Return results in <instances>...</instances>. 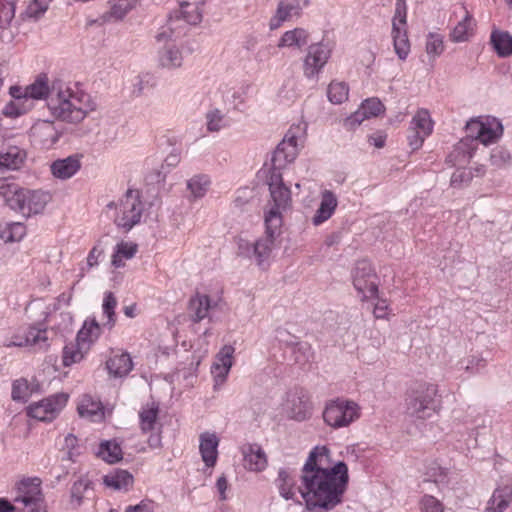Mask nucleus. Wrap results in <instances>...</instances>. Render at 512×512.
Returning a JSON list of instances; mask_svg holds the SVG:
<instances>
[{"label": "nucleus", "instance_id": "f704fd0d", "mask_svg": "<svg viewBox=\"0 0 512 512\" xmlns=\"http://www.w3.org/2000/svg\"><path fill=\"white\" fill-rule=\"evenodd\" d=\"M473 34V18L472 15L465 10V15L461 21L453 28L450 33V40L454 43L468 41Z\"/></svg>", "mask_w": 512, "mask_h": 512}, {"label": "nucleus", "instance_id": "f3484780", "mask_svg": "<svg viewBox=\"0 0 512 512\" xmlns=\"http://www.w3.org/2000/svg\"><path fill=\"white\" fill-rule=\"evenodd\" d=\"M217 305L207 294L196 293L188 303L190 320L193 323H199L206 318L212 321V312Z\"/></svg>", "mask_w": 512, "mask_h": 512}, {"label": "nucleus", "instance_id": "39448f33", "mask_svg": "<svg viewBox=\"0 0 512 512\" xmlns=\"http://www.w3.org/2000/svg\"><path fill=\"white\" fill-rule=\"evenodd\" d=\"M50 200L51 196L48 192L30 190L14 183L12 190L8 193L6 205L24 217H29L42 213Z\"/></svg>", "mask_w": 512, "mask_h": 512}, {"label": "nucleus", "instance_id": "72a5a7b5", "mask_svg": "<svg viewBox=\"0 0 512 512\" xmlns=\"http://www.w3.org/2000/svg\"><path fill=\"white\" fill-rule=\"evenodd\" d=\"M103 483L114 490H127L133 484V476L127 470L117 469L113 473L105 475Z\"/></svg>", "mask_w": 512, "mask_h": 512}, {"label": "nucleus", "instance_id": "8fccbe9b", "mask_svg": "<svg viewBox=\"0 0 512 512\" xmlns=\"http://www.w3.org/2000/svg\"><path fill=\"white\" fill-rule=\"evenodd\" d=\"M52 0H33L26 8L23 15L34 20L39 19L48 9Z\"/></svg>", "mask_w": 512, "mask_h": 512}, {"label": "nucleus", "instance_id": "e433bc0d", "mask_svg": "<svg viewBox=\"0 0 512 512\" xmlns=\"http://www.w3.org/2000/svg\"><path fill=\"white\" fill-rule=\"evenodd\" d=\"M308 32L303 28H295L293 30L286 31L278 43V47H298L308 43Z\"/></svg>", "mask_w": 512, "mask_h": 512}, {"label": "nucleus", "instance_id": "423d86ee", "mask_svg": "<svg viewBox=\"0 0 512 512\" xmlns=\"http://www.w3.org/2000/svg\"><path fill=\"white\" fill-rule=\"evenodd\" d=\"M359 417V405L354 401L343 398L330 400L326 403L323 411L324 422L334 429L348 427Z\"/></svg>", "mask_w": 512, "mask_h": 512}, {"label": "nucleus", "instance_id": "5701e85b", "mask_svg": "<svg viewBox=\"0 0 512 512\" xmlns=\"http://www.w3.org/2000/svg\"><path fill=\"white\" fill-rule=\"evenodd\" d=\"M337 205V197L332 191H322L320 205L312 218V223L318 226L327 221L335 212Z\"/></svg>", "mask_w": 512, "mask_h": 512}, {"label": "nucleus", "instance_id": "a19ab883", "mask_svg": "<svg viewBox=\"0 0 512 512\" xmlns=\"http://www.w3.org/2000/svg\"><path fill=\"white\" fill-rule=\"evenodd\" d=\"M210 186V178L207 175H195L187 181V189L194 198L203 197Z\"/></svg>", "mask_w": 512, "mask_h": 512}, {"label": "nucleus", "instance_id": "864d4df0", "mask_svg": "<svg viewBox=\"0 0 512 512\" xmlns=\"http://www.w3.org/2000/svg\"><path fill=\"white\" fill-rule=\"evenodd\" d=\"M154 86L153 78L149 74L138 75L133 83L132 94L136 97L141 96L146 88Z\"/></svg>", "mask_w": 512, "mask_h": 512}, {"label": "nucleus", "instance_id": "4468645a", "mask_svg": "<svg viewBox=\"0 0 512 512\" xmlns=\"http://www.w3.org/2000/svg\"><path fill=\"white\" fill-rule=\"evenodd\" d=\"M8 347H35L39 350H45L48 348V337L47 330L30 326L27 329L15 334L10 342L7 344Z\"/></svg>", "mask_w": 512, "mask_h": 512}, {"label": "nucleus", "instance_id": "f257e3e1", "mask_svg": "<svg viewBox=\"0 0 512 512\" xmlns=\"http://www.w3.org/2000/svg\"><path fill=\"white\" fill-rule=\"evenodd\" d=\"M298 491L308 512H329L343 502L349 483L344 461L331 464L330 450L316 446L301 468Z\"/></svg>", "mask_w": 512, "mask_h": 512}, {"label": "nucleus", "instance_id": "13d9d810", "mask_svg": "<svg viewBox=\"0 0 512 512\" xmlns=\"http://www.w3.org/2000/svg\"><path fill=\"white\" fill-rule=\"evenodd\" d=\"M483 129V122L479 120H471L466 124V132L467 135L464 138H471L473 140V144L477 146L478 137L480 132Z\"/></svg>", "mask_w": 512, "mask_h": 512}, {"label": "nucleus", "instance_id": "9d476101", "mask_svg": "<svg viewBox=\"0 0 512 512\" xmlns=\"http://www.w3.org/2000/svg\"><path fill=\"white\" fill-rule=\"evenodd\" d=\"M179 21H183L188 25H196L201 21V14L193 4L183 3L179 9L173 11L169 16L167 30L170 31V34H167L166 30L160 32L156 36L157 41L160 42L173 36L178 37L180 32L176 33V30L182 28V26L176 25Z\"/></svg>", "mask_w": 512, "mask_h": 512}, {"label": "nucleus", "instance_id": "338daca9", "mask_svg": "<svg viewBox=\"0 0 512 512\" xmlns=\"http://www.w3.org/2000/svg\"><path fill=\"white\" fill-rule=\"evenodd\" d=\"M238 255L245 258L254 257V243H250L248 240L239 238L238 242Z\"/></svg>", "mask_w": 512, "mask_h": 512}, {"label": "nucleus", "instance_id": "ddd939ff", "mask_svg": "<svg viewBox=\"0 0 512 512\" xmlns=\"http://www.w3.org/2000/svg\"><path fill=\"white\" fill-rule=\"evenodd\" d=\"M331 56V49L322 42L309 45L303 63L304 75L311 79L316 77L324 68Z\"/></svg>", "mask_w": 512, "mask_h": 512}, {"label": "nucleus", "instance_id": "c03bdc74", "mask_svg": "<svg viewBox=\"0 0 512 512\" xmlns=\"http://www.w3.org/2000/svg\"><path fill=\"white\" fill-rule=\"evenodd\" d=\"M32 481H39V479H24L20 482L19 490L25 492V495L15 497V502H22L25 506H28L36 500L34 494L39 493V483L34 485L29 491L28 488L31 486Z\"/></svg>", "mask_w": 512, "mask_h": 512}, {"label": "nucleus", "instance_id": "774afa93", "mask_svg": "<svg viewBox=\"0 0 512 512\" xmlns=\"http://www.w3.org/2000/svg\"><path fill=\"white\" fill-rule=\"evenodd\" d=\"M282 169L283 168H277V167H273L271 165V169H270V173H269V177H268L269 189L285 185L283 183V178H282V173H281Z\"/></svg>", "mask_w": 512, "mask_h": 512}, {"label": "nucleus", "instance_id": "a878e982", "mask_svg": "<svg viewBox=\"0 0 512 512\" xmlns=\"http://www.w3.org/2000/svg\"><path fill=\"white\" fill-rule=\"evenodd\" d=\"M269 191L273 201V206L265 212V218L270 213L274 212L282 220L281 211L286 210L290 206L291 191L286 185L270 188Z\"/></svg>", "mask_w": 512, "mask_h": 512}, {"label": "nucleus", "instance_id": "052dcab7", "mask_svg": "<svg viewBox=\"0 0 512 512\" xmlns=\"http://www.w3.org/2000/svg\"><path fill=\"white\" fill-rule=\"evenodd\" d=\"M406 3L405 0H397L395 4V14L392 23H398L400 27L406 28Z\"/></svg>", "mask_w": 512, "mask_h": 512}, {"label": "nucleus", "instance_id": "c9c22d12", "mask_svg": "<svg viewBox=\"0 0 512 512\" xmlns=\"http://www.w3.org/2000/svg\"><path fill=\"white\" fill-rule=\"evenodd\" d=\"M96 455L105 462L114 464L122 459V449L116 441L105 440L99 444Z\"/></svg>", "mask_w": 512, "mask_h": 512}, {"label": "nucleus", "instance_id": "6e6d98bb", "mask_svg": "<svg viewBox=\"0 0 512 512\" xmlns=\"http://www.w3.org/2000/svg\"><path fill=\"white\" fill-rule=\"evenodd\" d=\"M473 178V173L470 170H457L455 171L450 180L452 187H462L468 185Z\"/></svg>", "mask_w": 512, "mask_h": 512}, {"label": "nucleus", "instance_id": "f03ea898", "mask_svg": "<svg viewBox=\"0 0 512 512\" xmlns=\"http://www.w3.org/2000/svg\"><path fill=\"white\" fill-rule=\"evenodd\" d=\"M26 88L31 109L34 106V100L45 99L51 115L62 122L79 123L95 109L90 95L80 90L77 84H71L59 78L49 83L46 74L37 76L35 81Z\"/></svg>", "mask_w": 512, "mask_h": 512}, {"label": "nucleus", "instance_id": "6e6552de", "mask_svg": "<svg viewBox=\"0 0 512 512\" xmlns=\"http://www.w3.org/2000/svg\"><path fill=\"white\" fill-rule=\"evenodd\" d=\"M352 277L354 288L362 294L363 300L378 296L377 275L370 261L366 259L357 261Z\"/></svg>", "mask_w": 512, "mask_h": 512}, {"label": "nucleus", "instance_id": "b1692460", "mask_svg": "<svg viewBox=\"0 0 512 512\" xmlns=\"http://www.w3.org/2000/svg\"><path fill=\"white\" fill-rule=\"evenodd\" d=\"M219 439L215 433L205 432L200 435L199 450L207 467H214L218 457Z\"/></svg>", "mask_w": 512, "mask_h": 512}, {"label": "nucleus", "instance_id": "bb28decb", "mask_svg": "<svg viewBox=\"0 0 512 512\" xmlns=\"http://www.w3.org/2000/svg\"><path fill=\"white\" fill-rule=\"evenodd\" d=\"M242 452L249 470L262 471L266 468V455L258 444H248L243 447Z\"/></svg>", "mask_w": 512, "mask_h": 512}, {"label": "nucleus", "instance_id": "e2e57ef3", "mask_svg": "<svg viewBox=\"0 0 512 512\" xmlns=\"http://www.w3.org/2000/svg\"><path fill=\"white\" fill-rule=\"evenodd\" d=\"M459 365L461 369H465L471 373H476L485 366V360L472 356L471 359H468L467 361H461Z\"/></svg>", "mask_w": 512, "mask_h": 512}, {"label": "nucleus", "instance_id": "dca6fc26", "mask_svg": "<svg viewBox=\"0 0 512 512\" xmlns=\"http://www.w3.org/2000/svg\"><path fill=\"white\" fill-rule=\"evenodd\" d=\"M234 347L225 345L216 355V361L211 367V373L214 378V389H219L226 381L229 371L232 367V357Z\"/></svg>", "mask_w": 512, "mask_h": 512}, {"label": "nucleus", "instance_id": "680f3d73", "mask_svg": "<svg viewBox=\"0 0 512 512\" xmlns=\"http://www.w3.org/2000/svg\"><path fill=\"white\" fill-rule=\"evenodd\" d=\"M367 117L365 116V112L359 108L356 112L351 114L349 117H347L344 120V127L347 130H354L356 129Z\"/></svg>", "mask_w": 512, "mask_h": 512}, {"label": "nucleus", "instance_id": "2eb2a0df", "mask_svg": "<svg viewBox=\"0 0 512 512\" xmlns=\"http://www.w3.org/2000/svg\"><path fill=\"white\" fill-rule=\"evenodd\" d=\"M122 216L118 225L129 231L133 226L140 222L143 206L138 196H133L129 190L125 199L121 203Z\"/></svg>", "mask_w": 512, "mask_h": 512}, {"label": "nucleus", "instance_id": "cd10ccee", "mask_svg": "<svg viewBox=\"0 0 512 512\" xmlns=\"http://www.w3.org/2000/svg\"><path fill=\"white\" fill-rule=\"evenodd\" d=\"M301 10L299 2H279L276 14L270 20V29H277L283 22L298 17Z\"/></svg>", "mask_w": 512, "mask_h": 512}, {"label": "nucleus", "instance_id": "c85d7f7f", "mask_svg": "<svg viewBox=\"0 0 512 512\" xmlns=\"http://www.w3.org/2000/svg\"><path fill=\"white\" fill-rule=\"evenodd\" d=\"M106 367L110 375L122 378L133 369V362L130 355L124 352L110 357L106 362Z\"/></svg>", "mask_w": 512, "mask_h": 512}, {"label": "nucleus", "instance_id": "9b49d317", "mask_svg": "<svg viewBox=\"0 0 512 512\" xmlns=\"http://www.w3.org/2000/svg\"><path fill=\"white\" fill-rule=\"evenodd\" d=\"M65 128L52 120H38L31 127V137L34 143L44 149L53 147L63 135Z\"/></svg>", "mask_w": 512, "mask_h": 512}, {"label": "nucleus", "instance_id": "7ed1b4c3", "mask_svg": "<svg viewBox=\"0 0 512 512\" xmlns=\"http://www.w3.org/2000/svg\"><path fill=\"white\" fill-rule=\"evenodd\" d=\"M117 306V299L112 292H106L102 311L106 321L100 325L95 319L91 321H85L83 327L78 331L76 341L68 343L63 348L62 362L64 366H71L75 363L80 362L84 354L82 347L93 341V337L97 339L101 333V327L111 330L116 323L115 308Z\"/></svg>", "mask_w": 512, "mask_h": 512}, {"label": "nucleus", "instance_id": "bf43d9fd", "mask_svg": "<svg viewBox=\"0 0 512 512\" xmlns=\"http://www.w3.org/2000/svg\"><path fill=\"white\" fill-rule=\"evenodd\" d=\"M421 504L424 512H443L442 503L434 496L424 495Z\"/></svg>", "mask_w": 512, "mask_h": 512}, {"label": "nucleus", "instance_id": "1a4fd4ad", "mask_svg": "<svg viewBox=\"0 0 512 512\" xmlns=\"http://www.w3.org/2000/svg\"><path fill=\"white\" fill-rule=\"evenodd\" d=\"M264 222L265 235L254 243V257L258 265H262L269 258L282 226V220L274 212L264 218Z\"/></svg>", "mask_w": 512, "mask_h": 512}, {"label": "nucleus", "instance_id": "393cba45", "mask_svg": "<svg viewBox=\"0 0 512 512\" xmlns=\"http://www.w3.org/2000/svg\"><path fill=\"white\" fill-rule=\"evenodd\" d=\"M81 168V163L76 155L52 162L50 169L55 178L66 180L74 176Z\"/></svg>", "mask_w": 512, "mask_h": 512}, {"label": "nucleus", "instance_id": "4d7b16f0", "mask_svg": "<svg viewBox=\"0 0 512 512\" xmlns=\"http://www.w3.org/2000/svg\"><path fill=\"white\" fill-rule=\"evenodd\" d=\"M295 362L305 364L312 358L311 347L307 343H300L293 349Z\"/></svg>", "mask_w": 512, "mask_h": 512}, {"label": "nucleus", "instance_id": "473e14b6", "mask_svg": "<svg viewBox=\"0 0 512 512\" xmlns=\"http://www.w3.org/2000/svg\"><path fill=\"white\" fill-rule=\"evenodd\" d=\"M392 37L395 53L399 59L405 60L410 52L406 28L400 27L398 23H392Z\"/></svg>", "mask_w": 512, "mask_h": 512}, {"label": "nucleus", "instance_id": "58836bf2", "mask_svg": "<svg viewBox=\"0 0 512 512\" xmlns=\"http://www.w3.org/2000/svg\"><path fill=\"white\" fill-rule=\"evenodd\" d=\"M503 134L501 122L494 120L492 123L483 122V129L479 134L478 142L487 146L497 142Z\"/></svg>", "mask_w": 512, "mask_h": 512}, {"label": "nucleus", "instance_id": "0eeeda50", "mask_svg": "<svg viewBox=\"0 0 512 512\" xmlns=\"http://www.w3.org/2000/svg\"><path fill=\"white\" fill-rule=\"evenodd\" d=\"M69 395L60 392L50 395L39 402L32 403L27 407V415L44 422L54 420L68 402Z\"/></svg>", "mask_w": 512, "mask_h": 512}, {"label": "nucleus", "instance_id": "4c0bfd02", "mask_svg": "<svg viewBox=\"0 0 512 512\" xmlns=\"http://www.w3.org/2000/svg\"><path fill=\"white\" fill-rule=\"evenodd\" d=\"M285 143H279L271 156V165L277 168H285L287 164L294 161L297 156V149L284 148Z\"/></svg>", "mask_w": 512, "mask_h": 512}, {"label": "nucleus", "instance_id": "20e7f679", "mask_svg": "<svg viewBox=\"0 0 512 512\" xmlns=\"http://www.w3.org/2000/svg\"><path fill=\"white\" fill-rule=\"evenodd\" d=\"M441 400L438 387L427 382H417L409 387L405 396V413L414 419L425 420L438 412Z\"/></svg>", "mask_w": 512, "mask_h": 512}, {"label": "nucleus", "instance_id": "7c9ffc66", "mask_svg": "<svg viewBox=\"0 0 512 512\" xmlns=\"http://www.w3.org/2000/svg\"><path fill=\"white\" fill-rule=\"evenodd\" d=\"M77 411L81 417L92 421L101 420L104 415L101 402L94 400L90 395L82 396Z\"/></svg>", "mask_w": 512, "mask_h": 512}, {"label": "nucleus", "instance_id": "37998d69", "mask_svg": "<svg viewBox=\"0 0 512 512\" xmlns=\"http://www.w3.org/2000/svg\"><path fill=\"white\" fill-rule=\"evenodd\" d=\"M349 87L345 82H331L327 89V97L333 104H342L348 99Z\"/></svg>", "mask_w": 512, "mask_h": 512}, {"label": "nucleus", "instance_id": "a211bd4d", "mask_svg": "<svg viewBox=\"0 0 512 512\" xmlns=\"http://www.w3.org/2000/svg\"><path fill=\"white\" fill-rule=\"evenodd\" d=\"M9 94L12 100L3 108V114L8 117H18L31 110L30 100L27 95V88L11 86Z\"/></svg>", "mask_w": 512, "mask_h": 512}, {"label": "nucleus", "instance_id": "09e8293b", "mask_svg": "<svg viewBox=\"0 0 512 512\" xmlns=\"http://www.w3.org/2000/svg\"><path fill=\"white\" fill-rule=\"evenodd\" d=\"M16 6L13 1L0 2V29L8 28L15 18Z\"/></svg>", "mask_w": 512, "mask_h": 512}, {"label": "nucleus", "instance_id": "f8f14e48", "mask_svg": "<svg viewBox=\"0 0 512 512\" xmlns=\"http://www.w3.org/2000/svg\"><path fill=\"white\" fill-rule=\"evenodd\" d=\"M312 405L303 388H294L287 393L285 411L289 418L304 421L311 415Z\"/></svg>", "mask_w": 512, "mask_h": 512}, {"label": "nucleus", "instance_id": "5fc2aeb1", "mask_svg": "<svg viewBox=\"0 0 512 512\" xmlns=\"http://www.w3.org/2000/svg\"><path fill=\"white\" fill-rule=\"evenodd\" d=\"M207 119V129L210 132H217L222 127H224V119L223 115L218 109H215L213 111H210L206 115Z\"/></svg>", "mask_w": 512, "mask_h": 512}, {"label": "nucleus", "instance_id": "79ce46f5", "mask_svg": "<svg viewBox=\"0 0 512 512\" xmlns=\"http://www.w3.org/2000/svg\"><path fill=\"white\" fill-rule=\"evenodd\" d=\"M182 54L174 46L166 47L159 56V62L165 68H178L182 65Z\"/></svg>", "mask_w": 512, "mask_h": 512}, {"label": "nucleus", "instance_id": "0e129e2a", "mask_svg": "<svg viewBox=\"0 0 512 512\" xmlns=\"http://www.w3.org/2000/svg\"><path fill=\"white\" fill-rule=\"evenodd\" d=\"M121 257L125 259H131L137 252V245L134 243L120 242L116 246L115 250Z\"/></svg>", "mask_w": 512, "mask_h": 512}, {"label": "nucleus", "instance_id": "603ef678", "mask_svg": "<svg viewBox=\"0 0 512 512\" xmlns=\"http://www.w3.org/2000/svg\"><path fill=\"white\" fill-rule=\"evenodd\" d=\"M360 108L365 112L367 119L370 117H377L385 110L383 103L375 97L364 100Z\"/></svg>", "mask_w": 512, "mask_h": 512}, {"label": "nucleus", "instance_id": "6ab92c4d", "mask_svg": "<svg viewBox=\"0 0 512 512\" xmlns=\"http://www.w3.org/2000/svg\"><path fill=\"white\" fill-rule=\"evenodd\" d=\"M94 492V483L88 474L81 475L76 481L73 482L70 488L69 504L72 509H78L85 499Z\"/></svg>", "mask_w": 512, "mask_h": 512}, {"label": "nucleus", "instance_id": "aec40b11", "mask_svg": "<svg viewBox=\"0 0 512 512\" xmlns=\"http://www.w3.org/2000/svg\"><path fill=\"white\" fill-rule=\"evenodd\" d=\"M26 156V151L18 146H9L0 151V174L5 175L8 171L20 169Z\"/></svg>", "mask_w": 512, "mask_h": 512}, {"label": "nucleus", "instance_id": "de8ad7c7", "mask_svg": "<svg viewBox=\"0 0 512 512\" xmlns=\"http://www.w3.org/2000/svg\"><path fill=\"white\" fill-rule=\"evenodd\" d=\"M139 0H111L110 14L116 19H122Z\"/></svg>", "mask_w": 512, "mask_h": 512}, {"label": "nucleus", "instance_id": "c756f323", "mask_svg": "<svg viewBox=\"0 0 512 512\" xmlns=\"http://www.w3.org/2000/svg\"><path fill=\"white\" fill-rule=\"evenodd\" d=\"M275 485L279 490V494L285 500H294L295 498V476L289 468H280L278 476L275 479Z\"/></svg>", "mask_w": 512, "mask_h": 512}, {"label": "nucleus", "instance_id": "2f4dec72", "mask_svg": "<svg viewBox=\"0 0 512 512\" xmlns=\"http://www.w3.org/2000/svg\"><path fill=\"white\" fill-rule=\"evenodd\" d=\"M490 43L499 57L505 58L512 55V35L508 31H492Z\"/></svg>", "mask_w": 512, "mask_h": 512}, {"label": "nucleus", "instance_id": "69168bd1", "mask_svg": "<svg viewBox=\"0 0 512 512\" xmlns=\"http://www.w3.org/2000/svg\"><path fill=\"white\" fill-rule=\"evenodd\" d=\"M26 233V228L22 223H13L9 226V236L7 241H20Z\"/></svg>", "mask_w": 512, "mask_h": 512}, {"label": "nucleus", "instance_id": "412c9836", "mask_svg": "<svg viewBox=\"0 0 512 512\" xmlns=\"http://www.w3.org/2000/svg\"><path fill=\"white\" fill-rule=\"evenodd\" d=\"M512 503V481L499 485L488 501L485 512H504Z\"/></svg>", "mask_w": 512, "mask_h": 512}, {"label": "nucleus", "instance_id": "4be33fe9", "mask_svg": "<svg viewBox=\"0 0 512 512\" xmlns=\"http://www.w3.org/2000/svg\"><path fill=\"white\" fill-rule=\"evenodd\" d=\"M476 148L471 138H462L448 154L446 162L452 166L464 165L473 157Z\"/></svg>", "mask_w": 512, "mask_h": 512}, {"label": "nucleus", "instance_id": "ea45409f", "mask_svg": "<svg viewBox=\"0 0 512 512\" xmlns=\"http://www.w3.org/2000/svg\"><path fill=\"white\" fill-rule=\"evenodd\" d=\"M159 413V406L152 402L151 406L143 408L139 412L140 425L144 433L150 432L154 429Z\"/></svg>", "mask_w": 512, "mask_h": 512}, {"label": "nucleus", "instance_id": "3c124183", "mask_svg": "<svg viewBox=\"0 0 512 512\" xmlns=\"http://www.w3.org/2000/svg\"><path fill=\"white\" fill-rule=\"evenodd\" d=\"M444 50L443 37L437 33H429L426 40V52L429 56L437 57Z\"/></svg>", "mask_w": 512, "mask_h": 512}, {"label": "nucleus", "instance_id": "49530a36", "mask_svg": "<svg viewBox=\"0 0 512 512\" xmlns=\"http://www.w3.org/2000/svg\"><path fill=\"white\" fill-rule=\"evenodd\" d=\"M30 385L25 378H20L12 383L11 397L17 402H27L30 397Z\"/></svg>", "mask_w": 512, "mask_h": 512}, {"label": "nucleus", "instance_id": "a18cd8bd", "mask_svg": "<svg viewBox=\"0 0 512 512\" xmlns=\"http://www.w3.org/2000/svg\"><path fill=\"white\" fill-rule=\"evenodd\" d=\"M411 124L413 125V130L420 131L424 136H428L433 129L429 112L424 109L417 112L413 117Z\"/></svg>", "mask_w": 512, "mask_h": 512}]
</instances>
